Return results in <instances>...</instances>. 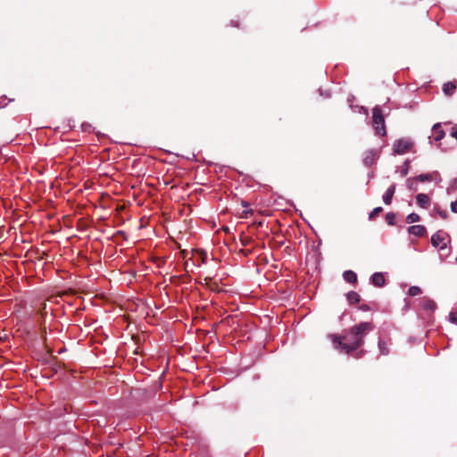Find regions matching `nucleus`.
<instances>
[{"instance_id": "obj_1", "label": "nucleus", "mask_w": 457, "mask_h": 457, "mask_svg": "<svg viewBox=\"0 0 457 457\" xmlns=\"http://www.w3.org/2000/svg\"><path fill=\"white\" fill-rule=\"evenodd\" d=\"M373 329L374 326L372 323L361 322L352 327L347 336L339 337L330 335L329 337L335 343L336 349H340L345 353H350L362 345L365 333Z\"/></svg>"}, {"instance_id": "obj_2", "label": "nucleus", "mask_w": 457, "mask_h": 457, "mask_svg": "<svg viewBox=\"0 0 457 457\" xmlns=\"http://www.w3.org/2000/svg\"><path fill=\"white\" fill-rule=\"evenodd\" d=\"M372 123L376 134L380 136L386 135L385 119L382 111L379 107L376 106L372 110Z\"/></svg>"}, {"instance_id": "obj_3", "label": "nucleus", "mask_w": 457, "mask_h": 457, "mask_svg": "<svg viewBox=\"0 0 457 457\" xmlns=\"http://www.w3.org/2000/svg\"><path fill=\"white\" fill-rule=\"evenodd\" d=\"M447 237L448 235L445 232L438 231L432 235L431 244L434 247L439 248V250H445L447 248Z\"/></svg>"}, {"instance_id": "obj_4", "label": "nucleus", "mask_w": 457, "mask_h": 457, "mask_svg": "<svg viewBox=\"0 0 457 457\" xmlns=\"http://www.w3.org/2000/svg\"><path fill=\"white\" fill-rule=\"evenodd\" d=\"M442 126H443L442 123H436L432 127L431 136L429 137L432 138L436 142L442 140L445 136L446 130L442 128Z\"/></svg>"}, {"instance_id": "obj_5", "label": "nucleus", "mask_w": 457, "mask_h": 457, "mask_svg": "<svg viewBox=\"0 0 457 457\" xmlns=\"http://www.w3.org/2000/svg\"><path fill=\"white\" fill-rule=\"evenodd\" d=\"M395 192V185H391L383 195V202L388 205L391 204L394 194Z\"/></svg>"}, {"instance_id": "obj_6", "label": "nucleus", "mask_w": 457, "mask_h": 457, "mask_svg": "<svg viewBox=\"0 0 457 457\" xmlns=\"http://www.w3.org/2000/svg\"><path fill=\"white\" fill-rule=\"evenodd\" d=\"M371 283L376 287H383L385 284V278L383 273L376 272L370 278Z\"/></svg>"}, {"instance_id": "obj_7", "label": "nucleus", "mask_w": 457, "mask_h": 457, "mask_svg": "<svg viewBox=\"0 0 457 457\" xmlns=\"http://www.w3.org/2000/svg\"><path fill=\"white\" fill-rule=\"evenodd\" d=\"M377 158H378L377 153H375L373 151H369L365 154V156L363 158V162L365 165L370 166L375 162Z\"/></svg>"}, {"instance_id": "obj_8", "label": "nucleus", "mask_w": 457, "mask_h": 457, "mask_svg": "<svg viewBox=\"0 0 457 457\" xmlns=\"http://www.w3.org/2000/svg\"><path fill=\"white\" fill-rule=\"evenodd\" d=\"M417 204L422 208H428L429 204V198L426 194H418L416 196Z\"/></svg>"}, {"instance_id": "obj_9", "label": "nucleus", "mask_w": 457, "mask_h": 457, "mask_svg": "<svg viewBox=\"0 0 457 457\" xmlns=\"http://www.w3.org/2000/svg\"><path fill=\"white\" fill-rule=\"evenodd\" d=\"M408 230L411 234L417 236V237H421L426 232V228L421 225L411 226Z\"/></svg>"}, {"instance_id": "obj_10", "label": "nucleus", "mask_w": 457, "mask_h": 457, "mask_svg": "<svg viewBox=\"0 0 457 457\" xmlns=\"http://www.w3.org/2000/svg\"><path fill=\"white\" fill-rule=\"evenodd\" d=\"M343 278L348 283H356L357 282V275L353 270H345L343 273Z\"/></svg>"}, {"instance_id": "obj_11", "label": "nucleus", "mask_w": 457, "mask_h": 457, "mask_svg": "<svg viewBox=\"0 0 457 457\" xmlns=\"http://www.w3.org/2000/svg\"><path fill=\"white\" fill-rule=\"evenodd\" d=\"M422 307L427 311H434L436 307V303L429 298H423Z\"/></svg>"}, {"instance_id": "obj_12", "label": "nucleus", "mask_w": 457, "mask_h": 457, "mask_svg": "<svg viewBox=\"0 0 457 457\" xmlns=\"http://www.w3.org/2000/svg\"><path fill=\"white\" fill-rule=\"evenodd\" d=\"M456 88L453 82H447L443 86V91L446 96H452Z\"/></svg>"}, {"instance_id": "obj_13", "label": "nucleus", "mask_w": 457, "mask_h": 457, "mask_svg": "<svg viewBox=\"0 0 457 457\" xmlns=\"http://www.w3.org/2000/svg\"><path fill=\"white\" fill-rule=\"evenodd\" d=\"M411 145H396V147L394 150L395 154H403L410 151Z\"/></svg>"}, {"instance_id": "obj_14", "label": "nucleus", "mask_w": 457, "mask_h": 457, "mask_svg": "<svg viewBox=\"0 0 457 457\" xmlns=\"http://www.w3.org/2000/svg\"><path fill=\"white\" fill-rule=\"evenodd\" d=\"M347 300L349 301V303H359L360 302V295L358 293L354 292V291H350L348 294H347Z\"/></svg>"}, {"instance_id": "obj_15", "label": "nucleus", "mask_w": 457, "mask_h": 457, "mask_svg": "<svg viewBox=\"0 0 457 457\" xmlns=\"http://www.w3.org/2000/svg\"><path fill=\"white\" fill-rule=\"evenodd\" d=\"M418 181L419 180L417 179V178H410L407 179L406 185L409 189L416 191L418 187Z\"/></svg>"}, {"instance_id": "obj_16", "label": "nucleus", "mask_w": 457, "mask_h": 457, "mask_svg": "<svg viewBox=\"0 0 457 457\" xmlns=\"http://www.w3.org/2000/svg\"><path fill=\"white\" fill-rule=\"evenodd\" d=\"M420 294H421V289L417 286H411L408 289V295L411 296H416Z\"/></svg>"}, {"instance_id": "obj_17", "label": "nucleus", "mask_w": 457, "mask_h": 457, "mask_svg": "<svg viewBox=\"0 0 457 457\" xmlns=\"http://www.w3.org/2000/svg\"><path fill=\"white\" fill-rule=\"evenodd\" d=\"M378 348H379V352H380L381 354H383V355L388 354L389 350H388V348L386 346V344L385 342L379 341L378 342Z\"/></svg>"}, {"instance_id": "obj_18", "label": "nucleus", "mask_w": 457, "mask_h": 457, "mask_svg": "<svg viewBox=\"0 0 457 457\" xmlns=\"http://www.w3.org/2000/svg\"><path fill=\"white\" fill-rule=\"evenodd\" d=\"M406 220L408 223H415L420 220V216L417 213L412 212L407 216Z\"/></svg>"}, {"instance_id": "obj_19", "label": "nucleus", "mask_w": 457, "mask_h": 457, "mask_svg": "<svg viewBox=\"0 0 457 457\" xmlns=\"http://www.w3.org/2000/svg\"><path fill=\"white\" fill-rule=\"evenodd\" d=\"M395 219H396L395 214L393 212H388L386 215V220L387 224H389V225H395Z\"/></svg>"}, {"instance_id": "obj_20", "label": "nucleus", "mask_w": 457, "mask_h": 457, "mask_svg": "<svg viewBox=\"0 0 457 457\" xmlns=\"http://www.w3.org/2000/svg\"><path fill=\"white\" fill-rule=\"evenodd\" d=\"M417 179L420 182L430 181V180H432V175L431 174H421L417 177Z\"/></svg>"}, {"instance_id": "obj_21", "label": "nucleus", "mask_w": 457, "mask_h": 457, "mask_svg": "<svg viewBox=\"0 0 457 457\" xmlns=\"http://www.w3.org/2000/svg\"><path fill=\"white\" fill-rule=\"evenodd\" d=\"M160 149L164 151V152H166V153H168V154H175L177 156H182V157H185L187 159L190 158L188 155H184V154H180L179 152H175V151H173L171 149H166V148H160Z\"/></svg>"}, {"instance_id": "obj_22", "label": "nucleus", "mask_w": 457, "mask_h": 457, "mask_svg": "<svg viewBox=\"0 0 457 457\" xmlns=\"http://www.w3.org/2000/svg\"><path fill=\"white\" fill-rule=\"evenodd\" d=\"M382 212V207H376L372 210V212L370 213L369 218L370 220L374 219L378 213Z\"/></svg>"}, {"instance_id": "obj_23", "label": "nucleus", "mask_w": 457, "mask_h": 457, "mask_svg": "<svg viewBox=\"0 0 457 457\" xmlns=\"http://www.w3.org/2000/svg\"><path fill=\"white\" fill-rule=\"evenodd\" d=\"M450 132L452 137L457 140V124L451 127L450 129H447Z\"/></svg>"}, {"instance_id": "obj_24", "label": "nucleus", "mask_w": 457, "mask_h": 457, "mask_svg": "<svg viewBox=\"0 0 457 457\" xmlns=\"http://www.w3.org/2000/svg\"><path fill=\"white\" fill-rule=\"evenodd\" d=\"M449 321L452 323H457V312H451L449 313Z\"/></svg>"}, {"instance_id": "obj_25", "label": "nucleus", "mask_w": 457, "mask_h": 457, "mask_svg": "<svg viewBox=\"0 0 457 457\" xmlns=\"http://www.w3.org/2000/svg\"><path fill=\"white\" fill-rule=\"evenodd\" d=\"M451 210L453 212H457V201H454L451 204Z\"/></svg>"}, {"instance_id": "obj_26", "label": "nucleus", "mask_w": 457, "mask_h": 457, "mask_svg": "<svg viewBox=\"0 0 457 457\" xmlns=\"http://www.w3.org/2000/svg\"><path fill=\"white\" fill-rule=\"evenodd\" d=\"M251 212H252V210H251V209H249V210H245V211H244V213H245V215H247L248 213H251Z\"/></svg>"}, {"instance_id": "obj_27", "label": "nucleus", "mask_w": 457, "mask_h": 457, "mask_svg": "<svg viewBox=\"0 0 457 457\" xmlns=\"http://www.w3.org/2000/svg\"><path fill=\"white\" fill-rule=\"evenodd\" d=\"M396 143L401 144V143H404V142L402 139H400V140L396 141Z\"/></svg>"}, {"instance_id": "obj_28", "label": "nucleus", "mask_w": 457, "mask_h": 457, "mask_svg": "<svg viewBox=\"0 0 457 457\" xmlns=\"http://www.w3.org/2000/svg\"><path fill=\"white\" fill-rule=\"evenodd\" d=\"M243 205H244L245 207H248V206H249V204H246V203H244V204H243Z\"/></svg>"}, {"instance_id": "obj_29", "label": "nucleus", "mask_w": 457, "mask_h": 457, "mask_svg": "<svg viewBox=\"0 0 457 457\" xmlns=\"http://www.w3.org/2000/svg\"><path fill=\"white\" fill-rule=\"evenodd\" d=\"M449 125H450V123H447V122L444 123V126H449Z\"/></svg>"}, {"instance_id": "obj_30", "label": "nucleus", "mask_w": 457, "mask_h": 457, "mask_svg": "<svg viewBox=\"0 0 457 457\" xmlns=\"http://www.w3.org/2000/svg\"><path fill=\"white\" fill-rule=\"evenodd\" d=\"M455 261H456V262H457V256H456V260H455Z\"/></svg>"}]
</instances>
